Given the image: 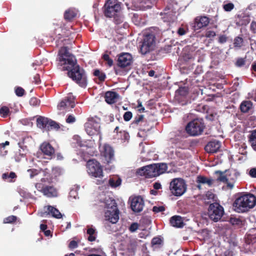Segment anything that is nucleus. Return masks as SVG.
<instances>
[{
    "label": "nucleus",
    "mask_w": 256,
    "mask_h": 256,
    "mask_svg": "<svg viewBox=\"0 0 256 256\" xmlns=\"http://www.w3.org/2000/svg\"><path fill=\"white\" fill-rule=\"evenodd\" d=\"M58 66L62 71L67 70L68 76L80 86L85 88L87 85L85 72L77 63L74 55L70 52L66 46L62 47L58 52Z\"/></svg>",
    "instance_id": "f257e3e1"
},
{
    "label": "nucleus",
    "mask_w": 256,
    "mask_h": 256,
    "mask_svg": "<svg viewBox=\"0 0 256 256\" xmlns=\"http://www.w3.org/2000/svg\"><path fill=\"white\" fill-rule=\"evenodd\" d=\"M122 10V3L118 0H106L102 8L104 16L113 18V22L116 25L122 24L124 21Z\"/></svg>",
    "instance_id": "f03ea898"
},
{
    "label": "nucleus",
    "mask_w": 256,
    "mask_h": 256,
    "mask_svg": "<svg viewBox=\"0 0 256 256\" xmlns=\"http://www.w3.org/2000/svg\"><path fill=\"white\" fill-rule=\"evenodd\" d=\"M256 204V197L250 193H240L233 203L235 212L244 213L253 208Z\"/></svg>",
    "instance_id": "7ed1b4c3"
},
{
    "label": "nucleus",
    "mask_w": 256,
    "mask_h": 256,
    "mask_svg": "<svg viewBox=\"0 0 256 256\" xmlns=\"http://www.w3.org/2000/svg\"><path fill=\"white\" fill-rule=\"evenodd\" d=\"M167 169L168 166L165 163L154 164L138 169L136 174L146 178H152L164 174Z\"/></svg>",
    "instance_id": "20e7f679"
},
{
    "label": "nucleus",
    "mask_w": 256,
    "mask_h": 256,
    "mask_svg": "<svg viewBox=\"0 0 256 256\" xmlns=\"http://www.w3.org/2000/svg\"><path fill=\"white\" fill-rule=\"evenodd\" d=\"M104 208L106 220L116 224L119 220V210L116 200L112 198L106 197L104 199Z\"/></svg>",
    "instance_id": "39448f33"
},
{
    "label": "nucleus",
    "mask_w": 256,
    "mask_h": 256,
    "mask_svg": "<svg viewBox=\"0 0 256 256\" xmlns=\"http://www.w3.org/2000/svg\"><path fill=\"white\" fill-rule=\"evenodd\" d=\"M215 174H218L217 180L226 184L227 187L232 189L234 184L240 176V173L235 169H229L224 172L217 170Z\"/></svg>",
    "instance_id": "423d86ee"
},
{
    "label": "nucleus",
    "mask_w": 256,
    "mask_h": 256,
    "mask_svg": "<svg viewBox=\"0 0 256 256\" xmlns=\"http://www.w3.org/2000/svg\"><path fill=\"white\" fill-rule=\"evenodd\" d=\"M86 171L88 175L95 178H99L97 184L104 183L102 180L104 178L103 168L99 162L94 158L88 160L86 164Z\"/></svg>",
    "instance_id": "0eeeda50"
},
{
    "label": "nucleus",
    "mask_w": 256,
    "mask_h": 256,
    "mask_svg": "<svg viewBox=\"0 0 256 256\" xmlns=\"http://www.w3.org/2000/svg\"><path fill=\"white\" fill-rule=\"evenodd\" d=\"M205 126L202 119L195 118L188 123L185 127V130L190 136H195L200 135Z\"/></svg>",
    "instance_id": "6e6552de"
},
{
    "label": "nucleus",
    "mask_w": 256,
    "mask_h": 256,
    "mask_svg": "<svg viewBox=\"0 0 256 256\" xmlns=\"http://www.w3.org/2000/svg\"><path fill=\"white\" fill-rule=\"evenodd\" d=\"M169 189L173 196H180L186 192L187 184L183 178H174L170 182Z\"/></svg>",
    "instance_id": "1a4fd4ad"
},
{
    "label": "nucleus",
    "mask_w": 256,
    "mask_h": 256,
    "mask_svg": "<svg viewBox=\"0 0 256 256\" xmlns=\"http://www.w3.org/2000/svg\"><path fill=\"white\" fill-rule=\"evenodd\" d=\"M208 214L210 220L217 222L224 215V208L218 202H213L210 204Z\"/></svg>",
    "instance_id": "9d476101"
},
{
    "label": "nucleus",
    "mask_w": 256,
    "mask_h": 256,
    "mask_svg": "<svg viewBox=\"0 0 256 256\" xmlns=\"http://www.w3.org/2000/svg\"><path fill=\"white\" fill-rule=\"evenodd\" d=\"M85 130L90 136L98 135L100 134V119L97 117L89 118L84 124Z\"/></svg>",
    "instance_id": "9b49d317"
},
{
    "label": "nucleus",
    "mask_w": 256,
    "mask_h": 256,
    "mask_svg": "<svg viewBox=\"0 0 256 256\" xmlns=\"http://www.w3.org/2000/svg\"><path fill=\"white\" fill-rule=\"evenodd\" d=\"M155 40L156 37L154 34H146L144 36L142 44L140 46V52L142 54H146L152 50L155 45Z\"/></svg>",
    "instance_id": "f8f14e48"
},
{
    "label": "nucleus",
    "mask_w": 256,
    "mask_h": 256,
    "mask_svg": "<svg viewBox=\"0 0 256 256\" xmlns=\"http://www.w3.org/2000/svg\"><path fill=\"white\" fill-rule=\"evenodd\" d=\"M36 190L48 198H56L58 196V190L52 186H47L42 182L36 183Z\"/></svg>",
    "instance_id": "ddd939ff"
},
{
    "label": "nucleus",
    "mask_w": 256,
    "mask_h": 256,
    "mask_svg": "<svg viewBox=\"0 0 256 256\" xmlns=\"http://www.w3.org/2000/svg\"><path fill=\"white\" fill-rule=\"evenodd\" d=\"M100 152L104 163L109 164L114 160V151L110 144H104L100 148Z\"/></svg>",
    "instance_id": "4468645a"
},
{
    "label": "nucleus",
    "mask_w": 256,
    "mask_h": 256,
    "mask_svg": "<svg viewBox=\"0 0 256 256\" xmlns=\"http://www.w3.org/2000/svg\"><path fill=\"white\" fill-rule=\"evenodd\" d=\"M210 19L206 16H196L192 24V29L196 31L206 27L210 22Z\"/></svg>",
    "instance_id": "2eb2a0df"
},
{
    "label": "nucleus",
    "mask_w": 256,
    "mask_h": 256,
    "mask_svg": "<svg viewBox=\"0 0 256 256\" xmlns=\"http://www.w3.org/2000/svg\"><path fill=\"white\" fill-rule=\"evenodd\" d=\"M75 106L74 98L72 94H69L63 98L58 104L57 108L60 110H67L74 108Z\"/></svg>",
    "instance_id": "dca6fc26"
},
{
    "label": "nucleus",
    "mask_w": 256,
    "mask_h": 256,
    "mask_svg": "<svg viewBox=\"0 0 256 256\" xmlns=\"http://www.w3.org/2000/svg\"><path fill=\"white\" fill-rule=\"evenodd\" d=\"M132 61V57L130 54L127 52L122 53L119 54L117 64L121 68H124L130 66Z\"/></svg>",
    "instance_id": "f3484780"
},
{
    "label": "nucleus",
    "mask_w": 256,
    "mask_h": 256,
    "mask_svg": "<svg viewBox=\"0 0 256 256\" xmlns=\"http://www.w3.org/2000/svg\"><path fill=\"white\" fill-rule=\"evenodd\" d=\"M144 205V199L141 196H136L131 200L130 208L135 212H140L143 210Z\"/></svg>",
    "instance_id": "a211bd4d"
},
{
    "label": "nucleus",
    "mask_w": 256,
    "mask_h": 256,
    "mask_svg": "<svg viewBox=\"0 0 256 256\" xmlns=\"http://www.w3.org/2000/svg\"><path fill=\"white\" fill-rule=\"evenodd\" d=\"M176 12H174L173 9L170 8H166L163 11L160 13L162 16V18L165 22H173L176 18Z\"/></svg>",
    "instance_id": "6ab92c4d"
},
{
    "label": "nucleus",
    "mask_w": 256,
    "mask_h": 256,
    "mask_svg": "<svg viewBox=\"0 0 256 256\" xmlns=\"http://www.w3.org/2000/svg\"><path fill=\"white\" fill-rule=\"evenodd\" d=\"M40 149L45 156L52 158L55 152V150L52 146L48 142H44L40 146Z\"/></svg>",
    "instance_id": "aec40b11"
},
{
    "label": "nucleus",
    "mask_w": 256,
    "mask_h": 256,
    "mask_svg": "<svg viewBox=\"0 0 256 256\" xmlns=\"http://www.w3.org/2000/svg\"><path fill=\"white\" fill-rule=\"evenodd\" d=\"M220 147V143L218 141L213 140L208 143L205 146V150L208 153L216 152Z\"/></svg>",
    "instance_id": "412c9836"
},
{
    "label": "nucleus",
    "mask_w": 256,
    "mask_h": 256,
    "mask_svg": "<svg viewBox=\"0 0 256 256\" xmlns=\"http://www.w3.org/2000/svg\"><path fill=\"white\" fill-rule=\"evenodd\" d=\"M44 209H46L45 212L47 213V214H51L54 218H60L62 217V214L60 211L52 206H44Z\"/></svg>",
    "instance_id": "4be33fe9"
},
{
    "label": "nucleus",
    "mask_w": 256,
    "mask_h": 256,
    "mask_svg": "<svg viewBox=\"0 0 256 256\" xmlns=\"http://www.w3.org/2000/svg\"><path fill=\"white\" fill-rule=\"evenodd\" d=\"M119 96L118 94L114 92L108 91L105 94V100L109 104H112L116 102Z\"/></svg>",
    "instance_id": "5701e85b"
},
{
    "label": "nucleus",
    "mask_w": 256,
    "mask_h": 256,
    "mask_svg": "<svg viewBox=\"0 0 256 256\" xmlns=\"http://www.w3.org/2000/svg\"><path fill=\"white\" fill-rule=\"evenodd\" d=\"M49 120L47 118L40 116L36 120V125L40 128L46 131Z\"/></svg>",
    "instance_id": "b1692460"
},
{
    "label": "nucleus",
    "mask_w": 256,
    "mask_h": 256,
    "mask_svg": "<svg viewBox=\"0 0 256 256\" xmlns=\"http://www.w3.org/2000/svg\"><path fill=\"white\" fill-rule=\"evenodd\" d=\"M77 16V11L74 8H69L64 13V18L68 21H72Z\"/></svg>",
    "instance_id": "393cba45"
},
{
    "label": "nucleus",
    "mask_w": 256,
    "mask_h": 256,
    "mask_svg": "<svg viewBox=\"0 0 256 256\" xmlns=\"http://www.w3.org/2000/svg\"><path fill=\"white\" fill-rule=\"evenodd\" d=\"M171 225L174 227L182 228L184 226V222L182 217L179 216H174L170 219Z\"/></svg>",
    "instance_id": "a878e982"
},
{
    "label": "nucleus",
    "mask_w": 256,
    "mask_h": 256,
    "mask_svg": "<svg viewBox=\"0 0 256 256\" xmlns=\"http://www.w3.org/2000/svg\"><path fill=\"white\" fill-rule=\"evenodd\" d=\"M188 93V88L186 87H180L176 92V96L178 100L180 98H185Z\"/></svg>",
    "instance_id": "bb28decb"
},
{
    "label": "nucleus",
    "mask_w": 256,
    "mask_h": 256,
    "mask_svg": "<svg viewBox=\"0 0 256 256\" xmlns=\"http://www.w3.org/2000/svg\"><path fill=\"white\" fill-rule=\"evenodd\" d=\"M122 183V179L118 176L110 177L108 180V184L112 188L120 186Z\"/></svg>",
    "instance_id": "cd10ccee"
},
{
    "label": "nucleus",
    "mask_w": 256,
    "mask_h": 256,
    "mask_svg": "<svg viewBox=\"0 0 256 256\" xmlns=\"http://www.w3.org/2000/svg\"><path fill=\"white\" fill-rule=\"evenodd\" d=\"M213 182V180L202 176H198L196 178V182L198 184H207L209 186H212Z\"/></svg>",
    "instance_id": "c85d7f7f"
},
{
    "label": "nucleus",
    "mask_w": 256,
    "mask_h": 256,
    "mask_svg": "<svg viewBox=\"0 0 256 256\" xmlns=\"http://www.w3.org/2000/svg\"><path fill=\"white\" fill-rule=\"evenodd\" d=\"M252 103L250 101L246 100L242 102L240 105V110L242 112L246 113L252 108Z\"/></svg>",
    "instance_id": "c756f323"
},
{
    "label": "nucleus",
    "mask_w": 256,
    "mask_h": 256,
    "mask_svg": "<svg viewBox=\"0 0 256 256\" xmlns=\"http://www.w3.org/2000/svg\"><path fill=\"white\" fill-rule=\"evenodd\" d=\"M248 142L253 150L256 151V129L250 132Z\"/></svg>",
    "instance_id": "7c9ffc66"
},
{
    "label": "nucleus",
    "mask_w": 256,
    "mask_h": 256,
    "mask_svg": "<svg viewBox=\"0 0 256 256\" xmlns=\"http://www.w3.org/2000/svg\"><path fill=\"white\" fill-rule=\"evenodd\" d=\"M151 244L154 248H160L162 246L163 241L158 237L154 238L151 242Z\"/></svg>",
    "instance_id": "2f4dec72"
},
{
    "label": "nucleus",
    "mask_w": 256,
    "mask_h": 256,
    "mask_svg": "<svg viewBox=\"0 0 256 256\" xmlns=\"http://www.w3.org/2000/svg\"><path fill=\"white\" fill-rule=\"evenodd\" d=\"M86 233L88 234V240L90 242H94L96 239V230L92 228H88L87 229Z\"/></svg>",
    "instance_id": "473e14b6"
},
{
    "label": "nucleus",
    "mask_w": 256,
    "mask_h": 256,
    "mask_svg": "<svg viewBox=\"0 0 256 256\" xmlns=\"http://www.w3.org/2000/svg\"><path fill=\"white\" fill-rule=\"evenodd\" d=\"M60 128V125L58 123L54 120L50 119L48 126H47V130L50 131L52 130H58Z\"/></svg>",
    "instance_id": "72a5a7b5"
},
{
    "label": "nucleus",
    "mask_w": 256,
    "mask_h": 256,
    "mask_svg": "<svg viewBox=\"0 0 256 256\" xmlns=\"http://www.w3.org/2000/svg\"><path fill=\"white\" fill-rule=\"evenodd\" d=\"M16 178V175L14 172L8 173H4L2 175V178L4 180H8L9 182H13L12 180Z\"/></svg>",
    "instance_id": "f704fd0d"
},
{
    "label": "nucleus",
    "mask_w": 256,
    "mask_h": 256,
    "mask_svg": "<svg viewBox=\"0 0 256 256\" xmlns=\"http://www.w3.org/2000/svg\"><path fill=\"white\" fill-rule=\"evenodd\" d=\"M245 241L248 244H254L256 242V236L254 234H247Z\"/></svg>",
    "instance_id": "c9c22d12"
},
{
    "label": "nucleus",
    "mask_w": 256,
    "mask_h": 256,
    "mask_svg": "<svg viewBox=\"0 0 256 256\" xmlns=\"http://www.w3.org/2000/svg\"><path fill=\"white\" fill-rule=\"evenodd\" d=\"M94 75L97 76L100 81L102 82H104L106 78L105 74L101 72L99 70H96L94 72Z\"/></svg>",
    "instance_id": "e433bc0d"
},
{
    "label": "nucleus",
    "mask_w": 256,
    "mask_h": 256,
    "mask_svg": "<svg viewBox=\"0 0 256 256\" xmlns=\"http://www.w3.org/2000/svg\"><path fill=\"white\" fill-rule=\"evenodd\" d=\"M10 113V110L8 106H2L0 108V115L2 118H6Z\"/></svg>",
    "instance_id": "4c0bfd02"
},
{
    "label": "nucleus",
    "mask_w": 256,
    "mask_h": 256,
    "mask_svg": "<svg viewBox=\"0 0 256 256\" xmlns=\"http://www.w3.org/2000/svg\"><path fill=\"white\" fill-rule=\"evenodd\" d=\"M145 122H146L144 120V115H138L136 116L132 122V124L138 125L140 123Z\"/></svg>",
    "instance_id": "58836bf2"
},
{
    "label": "nucleus",
    "mask_w": 256,
    "mask_h": 256,
    "mask_svg": "<svg viewBox=\"0 0 256 256\" xmlns=\"http://www.w3.org/2000/svg\"><path fill=\"white\" fill-rule=\"evenodd\" d=\"M17 220V217L15 216H10L4 219V224H12L14 222Z\"/></svg>",
    "instance_id": "ea45409f"
},
{
    "label": "nucleus",
    "mask_w": 256,
    "mask_h": 256,
    "mask_svg": "<svg viewBox=\"0 0 256 256\" xmlns=\"http://www.w3.org/2000/svg\"><path fill=\"white\" fill-rule=\"evenodd\" d=\"M102 58L104 61L106 62L107 65L109 67H111L113 65V64H114L113 60L111 58H110L108 54H104L102 56Z\"/></svg>",
    "instance_id": "a19ab883"
},
{
    "label": "nucleus",
    "mask_w": 256,
    "mask_h": 256,
    "mask_svg": "<svg viewBox=\"0 0 256 256\" xmlns=\"http://www.w3.org/2000/svg\"><path fill=\"white\" fill-rule=\"evenodd\" d=\"M246 62V57L244 58H238L236 62L235 66L237 67L240 68L244 66Z\"/></svg>",
    "instance_id": "79ce46f5"
},
{
    "label": "nucleus",
    "mask_w": 256,
    "mask_h": 256,
    "mask_svg": "<svg viewBox=\"0 0 256 256\" xmlns=\"http://www.w3.org/2000/svg\"><path fill=\"white\" fill-rule=\"evenodd\" d=\"M47 170H48V169L46 168L43 171V172H44V176L46 178H43L41 179V182H42V183L43 182H50L52 181V178H50V174L49 172H47Z\"/></svg>",
    "instance_id": "37998d69"
},
{
    "label": "nucleus",
    "mask_w": 256,
    "mask_h": 256,
    "mask_svg": "<svg viewBox=\"0 0 256 256\" xmlns=\"http://www.w3.org/2000/svg\"><path fill=\"white\" fill-rule=\"evenodd\" d=\"M244 42L243 38L240 36H236L234 40V46L240 48L242 46Z\"/></svg>",
    "instance_id": "c03bdc74"
},
{
    "label": "nucleus",
    "mask_w": 256,
    "mask_h": 256,
    "mask_svg": "<svg viewBox=\"0 0 256 256\" xmlns=\"http://www.w3.org/2000/svg\"><path fill=\"white\" fill-rule=\"evenodd\" d=\"M230 222L232 225L240 226L242 224V220L239 218H231Z\"/></svg>",
    "instance_id": "a18cd8bd"
},
{
    "label": "nucleus",
    "mask_w": 256,
    "mask_h": 256,
    "mask_svg": "<svg viewBox=\"0 0 256 256\" xmlns=\"http://www.w3.org/2000/svg\"><path fill=\"white\" fill-rule=\"evenodd\" d=\"M224 10L226 12H230L234 8V6L232 2H229L226 4H224L222 6Z\"/></svg>",
    "instance_id": "49530a36"
},
{
    "label": "nucleus",
    "mask_w": 256,
    "mask_h": 256,
    "mask_svg": "<svg viewBox=\"0 0 256 256\" xmlns=\"http://www.w3.org/2000/svg\"><path fill=\"white\" fill-rule=\"evenodd\" d=\"M120 136L122 140L126 141L129 139L130 136L128 133L124 130L120 131Z\"/></svg>",
    "instance_id": "de8ad7c7"
},
{
    "label": "nucleus",
    "mask_w": 256,
    "mask_h": 256,
    "mask_svg": "<svg viewBox=\"0 0 256 256\" xmlns=\"http://www.w3.org/2000/svg\"><path fill=\"white\" fill-rule=\"evenodd\" d=\"M24 90L22 87H16L15 88V93L18 96H22L24 94Z\"/></svg>",
    "instance_id": "09e8293b"
},
{
    "label": "nucleus",
    "mask_w": 256,
    "mask_h": 256,
    "mask_svg": "<svg viewBox=\"0 0 256 256\" xmlns=\"http://www.w3.org/2000/svg\"><path fill=\"white\" fill-rule=\"evenodd\" d=\"M28 172L29 174L30 178H32L40 173V170L35 168H32L28 170Z\"/></svg>",
    "instance_id": "8fccbe9b"
},
{
    "label": "nucleus",
    "mask_w": 256,
    "mask_h": 256,
    "mask_svg": "<svg viewBox=\"0 0 256 256\" xmlns=\"http://www.w3.org/2000/svg\"><path fill=\"white\" fill-rule=\"evenodd\" d=\"M40 103V100L36 97H32L30 100V104L32 106H38Z\"/></svg>",
    "instance_id": "3c124183"
},
{
    "label": "nucleus",
    "mask_w": 256,
    "mask_h": 256,
    "mask_svg": "<svg viewBox=\"0 0 256 256\" xmlns=\"http://www.w3.org/2000/svg\"><path fill=\"white\" fill-rule=\"evenodd\" d=\"M76 121V118L72 114H68L66 120V122L68 124H73Z\"/></svg>",
    "instance_id": "603ef678"
},
{
    "label": "nucleus",
    "mask_w": 256,
    "mask_h": 256,
    "mask_svg": "<svg viewBox=\"0 0 256 256\" xmlns=\"http://www.w3.org/2000/svg\"><path fill=\"white\" fill-rule=\"evenodd\" d=\"M165 210L164 206H154L152 208V211L154 213H158L159 212H162Z\"/></svg>",
    "instance_id": "864d4df0"
},
{
    "label": "nucleus",
    "mask_w": 256,
    "mask_h": 256,
    "mask_svg": "<svg viewBox=\"0 0 256 256\" xmlns=\"http://www.w3.org/2000/svg\"><path fill=\"white\" fill-rule=\"evenodd\" d=\"M132 114L130 111L126 112L123 116L124 119L126 122L129 121L132 118Z\"/></svg>",
    "instance_id": "5fc2aeb1"
},
{
    "label": "nucleus",
    "mask_w": 256,
    "mask_h": 256,
    "mask_svg": "<svg viewBox=\"0 0 256 256\" xmlns=\"http://www.w3.org/2000/svg\"><path fill=\"white\" fill-rule=\"evenodd\" d=\"M138 224L136 222H134L129 227V230L132 232H136L138 229Z\"/></svg>",
    "instance_id": "6e6d98bb"
},
{
    "label": "nucleus",
    "mask_w": 256,
    "mask_h": 256,
    "mask_svg": "<svg viewBox=\"0 0 256 256\" xmlns=\"http://www.w3.org/2000/svg\"><path fill=\"white\" fill-rule=\"evenodd\" d=\"M78 241L75 240H72L68 244V248L70 249H74L78 246Z\"/></svg>",
    "instance_id": "4d7b16f0"
},
{
    "label": "nucleus",
    "mask_w": 256,
    "mask_h": 256,
    "mask_svg": "<svg viewBox=\"0 0 256 256\" xmlns=\"http://www.w3.org/2000/svg\"><path fill=\"white\" fill-rule=\"evenodd\" d=\"M183 57L184 60L186 62H188L191 60H194V57L193 56V55L190 53L185 54Z\"/></svg>",
    "instance_id": "13d9d810"
},
{
    "label": "nucleus",
    "mask_w": 256,
    "mask_h": 256,
    "mask_svg": "<svg viewBox=\"0 0 256 256\" xmlns=\"http://www.w3.org/2000/svg\"><path fill=\"white\" fill-rule=\"evenodd\" d=\"M216 36V32L213 30H208L205 34V36L208 38H214Z\"/></svg>",
    "instance_id": "bf43d9fd"
},
{
    "label": "nucleus",
    "mask_w": 256,
    "mask_h": 256,
    "mask_svg": "<svg viewBox=\"0 0 256 256\" xmlns=\"http://www.w3.org/2000/svg\"><path fill=\"white\" fill-rule=\"evenodd\" d=\"M228 38L226 35H220L218 40V42L220 44H224L226 42Z\"/></svg>",
    "instance_id": "052dcab7"
},
{
    "label": "nucleus",
    "mask_w": 256,
    "mask_h": 256,
    "mask_svg": "<svg viewBox=\"0 0 256 256\" xmlns=\"http://www.w3.org/2000/svg\"><path fill=\"white\" fill-rule=\"evenodd\" d=\"M145 122H146V123L142 122L144 124H143L144 127H142L140 128V130L144 131V132L148 131L151 128V126H150L148 124H147V122H146V121H145Z\"/></svg>",
    "instance_id": "680f3d73"
},
{
    "label": "nucleus",
    "mask_w": 256,
    "mask_h": 256,
    "mask_svg": "<svg viewBox=\"0 0 256 256\" xmlns=\"http://www.w3.org/2000/svg\"><path fill=\"white\" fill-rule=\"evenodd\" d=\"M33 79L34 80H32V82H34L36 84H38L40 82V76L38 74H36V75H34V76Z\"/></svg>",
    "instance_id": "e2e57ef3"
},
{
    "label": "nucleus",
    "mask_w": 256,
    "mask_h": 256,
    "mask_svg": "<svg viewBox=\"0 0 256 256\" xmlns=\"http://www.w3.org/2000/svg\"><path fill=\"white\" fill-rule=\"evenodd\" d=\"M250 30L253 33L256 34V22L252 21L251 22Z\"/></svg>",
    "instance_id": "0e129e2a"
},
{
    "label": "nucleus",
    "mask_w": 256,
    "mask_h": 256,
    "mask_svg": "<svg viewBox=\"0 0 256 256\" xmlns=\"http://www.w3.org/2000/svg\"><path fill=\"white\" fill-rule=\"evenodd\" d=\"M250 176L252 178H256V168H252L249 172Z\"/></svg>",
    "instance_id": "69168bd1"
},
{
    "label": "nucleus",
    "mask_w": 256,
    "mask_h": 256,
    "mask_svg": "<svg viewBox=\"0 0 256 256\" xmlns=\"http://www.w3.org/2000/svg\"><path fill=\"white\" fill-rule=\"evenodd\" d=\"M138 108H140L138 110L140 112H144L145 108L144 107L142 106V102H140V100L138 101Z\"/></svg>",
    "instance_id": "338daca9"
},
{
    "label": "nucleus",
    "mask_w": 256,
    "mask_h": 256,
    "mask_svg": "<svg viewBox=\"0 0 256 256\" xmlns=\"http://www.w3.org/2000/svg\"><path fill=\"white\" fill-rule=\"evenodd\" d=\"M178 34L179 36H183L186 34V31L183 28H180L178 30Z\"/></svg>",
    "instance_id": "774afa93"
}]
</instances>
